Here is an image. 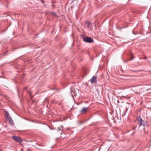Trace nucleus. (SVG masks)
I'll use <instances>...</instances> for the list:
<instances>
[{"label": "nucleus", "mask_w": 151, "mask_h": 151, "mask_svg": "<svg viewBox=\"0 0 151 151\" xmlns=\"http://www.w3.org/2000/svg\"><path fill=\"white\" fill-rule=\"evenodd\" d=\"M137 120L139 126L140 127L142 125L144 127L148 126V124L147 121H143L140 116L138 117Z\"/></svg>", "instance_id": "1"}, {"label": "nucleus", "mask_w": 151, "mask_h": 151, "mask_svg": "<svg viewBox=\"0 0 151 151\" xmlns=\"http://www.w3.org/2000/svg\"><path fill=\"white\" fill-rule=\"evenodd\" d=\"M83 40L85 42L88 43H91L94 42L92 38L88 37H83Z\"/></svg>", "instance_id": "2"}, {"label": "nucleus", "mask_w": 151, "mask_h": 151, "mask_svg": "<svg viewBox=\"0 0 151 151\" xmlns=\"http://www.w3.org/2000/svg\"><path fill=\"white\" fill-rule=\"evenodd\" d=\"M70 90L71 95L73 98L74 97L73 95L75 97L77 96V94L75 92V90L73 87H70Z\"/></svg>", "instance_id": "3"}, {"label": "nucleus", "mask_w": 151, "mask_h": 151, "mask_svg": "<svg viewBox=\"0 0 151 151\" xmlns=\"http://www.w3.org/2000/svg\"><path fill=\"white\" fill-rule=\"evenodd\" d=\"M13 139L16 142H20L22 141V139L20 137L13 136Z\"/></svg>", "instance_id": "4"}, {"label": "nucleus", "mask_w": 151, "mask_h": 151, "mask_svg": "<svg viewBox=\"0 0 151 151\" xmlns=\"http://www.w3.org/2000/svg\"><path fill=\"white\" fill-rule=\"evenodd\" d=\"M97 77L96 76H93L91 79L90 80L91 83H94L96 82Z\"/></svg>", "instance_id": "5"}, {"label": "nucleus", "mask_w": 151, "mask_h": 151, "mask_svg": "<svg viewBox=\"0 0 151 151\" xmlns=\"http://www.w3.org/2000/svg\"><path fill=\"white\" fill-rule=\"evenodd\" d=\"M5 115L6 120H8L10 118H11L8 112L5 111Z\"/></svg>", "instance_id": "6"}, {"label": "nucleus", "mask_w": 151, "mask_h": 151, "mask_svg": "<svg viewBox=\"0 0 151 151\" xmlns=\"http://www.w3.org/2000/svg\"><path fill=\"white\" fill-rule=\"evenodd\" d=\"M85 24L87 26L88 28H89L91 27L92 25V23L88 21H86L85 22Z\"/></svg>", "instance_id": "7"}, {"label": "nucleus", "mask_w": 151, "mask_h": 151, "mask_svg": "<svg viewBox=\"0 0 151 151\" xmlns=\"http://www.w3.org/2000/svg\"><path fill=\"white\" fill-rule=\"evenodd\" d=\"M88 109L87 108H83L82 109L81 111V112L82 114H85L87 111V109Z\"/></svg>", "instance_id": "8"}, {"label": "nucleus", "mask_w": 151, "mask_h": 151, "mask_svg": "<svg viewBox=\"0 0 151 151\" xmlns=\"http://www.w3.org/2000/svg\"><path fill=\"white\" fill-rule=\"evenodd\" d=\"M8 120H9V123L11 124L12 125L14 124L13 120L12 118H10V119H8Z\"/></svg>", "instance_id": "9"}, {"label": "nucleus", "mask_w": 151, "mask_h": 151, "mask_svg": "<svg viewBox=\"0 0 151 151\" xmlns=\"http://www.w3.org/2000/svg\"><path fill=\"white\" fill-rule=\"evenodd\" d=\"M58 131H60V130L61 131V132L60 133V134L61 135L62 134L63 131L61 130V129H60L58 128Z\"/></svg>", "instance_id": "10"}, {"label": "nucleus", "mask_w": 151, "mask_h": 151, "mask_svg": "<svg viewBox=\"0 0 151 151\" xmlns=\"http://www.w3.org/2000/svg\"><path fill=\"white\" fill-rule=\"evenodd\" d=\"M41 1L42 3H44V0H41Z\"/></svg>", "instance_id": "11"}, {"label": "nucleus", "mask_w": 151, "mask_h": 151, "mask_svg": "<svg viewBox=\"0 0 151 151\" xmlns=\"http://www.w3.org/2000/svg\"><path fill=\"white\" fill-rule=\"evenodd\" d=\"M60 128H63V125H61V126H60Z\"/></svg>", "instance_id": "12"}, {"label": "nucleus", "mask_w": 151, "mask_h": 151, "mask_svg": "<svg viewBox=\"0 0 151 151\" xmlns=\"http://www.w3.org/2000/svg\"><path fill=\"white\" fill-rule=\"evenodd\" d=\"M75 1V0H72V3H73L74 1Z\"/></svg>", "instance_id": "13"}, {"label": "nucleus", "mask_w": 151, "mask_h": 151, "mask_svg": "<svg viewBox=\"0 0 151 151\" xmlns=\"http://www.w3.org/2000/svg\"><path fill=\"white\" fill-rule=\"evenodd\" d=\"M29 93H30V96H31V92H30Z\"/></svg>", "instance_id": "14"}, {"label": "nucleus", "mask_w": 151, "mask_h": 151, "mask_svg": "<svg viewBox=\"0 0 151 151\" xmlns=\"http://www.w3.org/2000/svg\"><path fill=\"white\" fill-rule=\"evenodd\" d=\"M78 90V93H79V90Z\"/></svg>", "instance_id": "15"}, {"label": "nucleus", "mask_w": 151, "mask_h": 151, "mask_svg": "<svg viewBox=\"0 0 151 151\" xmlns=\"http://www.w3.org/2000/svg\"><path fill=\"white\" fill-rule=\"evenodd\" d=\"M31 98H32V97L31 96Z\"/></svg>", "instance_id": "16"}, {"label": "nucleus", "mask_w": 151, "mask_h": 151, "mask_svg": "<svg viewBox=\"0 0 151 151\" xmlns=\"http://www.w3.org/2000/svg\"><path fill=\"white\" fill-rule=\"evenodd\" d=\"M132 60V59H130V60Z\"/></svg>", "instance_id": "17"}, {"label": "nucleus", "mask_w": 151, "mask_h": 151, "mask_svg": "<svg viewBox=\"0 0 151 151\" xmlns=\"http://www.w3.org/2000/svg\"><path fill=\"white\" fill-rule=\"evenodd\" d=\"M132 60V59H130V60Z\"/></svg>", "instance_id": "18"}, {"label": "nucleus", "mask_w": 151, "mask_h": 151, "mask_svg": "<svg viewBox=\"0 0 151 151\" xmlns=\"http://www.w3.org/2000/svg\"><path fill=\"white\" fill-rule=\"evenodd\" d=\"M132 60V59H130V60Z\"/></svg>", "instance_id": "19"}, {"label": "nucleus", "mask_w": 151, "mask_h": 151, "mask_svg": "<svg viewBox=\"0 0 151 151\" xmlns=\"http://www.w3.org/2000/svg\"><path fill=\"white\" fill-rule=\"evenodd\" d=\"M124 115H125V114H123V116H124Z\"/></svg>", "instance_id": "20"}]
</instances>
